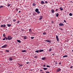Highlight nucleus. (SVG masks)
Returning a JSON list of instances; mask_svg holds the SVG:
<instances>
[{"label":"nucleus","instance_id":"nucleus-1","mask_svg":"<svg viewBox=\"0 0 73 73\" xmlns=\"http://www.w3.org/2000/svg\"><path fill=\"white\" fill-rule=\"evenodd\" d=\"M7 37H8V40H12V39L13 38L10 36H8Z\"/></svg>","mask_w":73,"mask_h":73},{"label":"nucleus","instance_id":"nucleus-2","mask_svg":"<svg viewBox=\"0 0 73 73\" xmlns=\"http://www.w3.org/2000/svg\"><path fill=\"white\" fill-rule=\"evenodd\" d=\"M35 12H37L38 13H40V11H38V9H35Z\"/></svg>","mask_w":73,"mask_h":73},{"label":"nucleus","instance_id":"nucleus-3","mask_svg":"<svg viewBox=\"0 0 73 73\" xmlns=\"http://www.w3.org/2000/svg\"><path fill=\"white\" fill-rule=\"evenodd\" d=\"M7 46H8L7 44H5L4 45L2 46L1 48H5Z\"/></svg>","mask_w":73,"mask_h":73},{"label":"nucleus","instance_id":"nucleus-4","mask_svg":"<svg viewBox=\"0 0 73 73\" xmlns=\"http://www.w3.org/2000/svg\"><path fill=\"white\" fill-rule=\"evenodd\" d=\"M59 26H64V25L63 23H60L59 24Z\"/></svg>","mask_w":73,"mask_h":73},{"label":"nucleus","instance_id":"nucleus-5","mask_svg":"<svg viewBox=\"0 0 73 73\" xmlns=\"http://www.w3.org/2000/svg\"><path fill=\"white\" fill-rule=\"evenodd\" d=\"M6 25H1V27H3L4 28H5V27Z\"/></svg>","mask_w":73,"mask_h":73},{"label":"nucleus","instance_id":"nucleus-6","mask_svg":"<svg viewBox=\"0 0 73 73\" xmlns=\"http://www.w3.org/2000/svg\"><path fill=\"white\" fill-rule=\"evenodd\" d=\"M56 38L57 41H59V39L58 38V36L56 35Z\"/></svg>","mask_w":73,"mask_h":73},{"label":"nucleus","instance_id":"nucleus-7","mask_svg":"<svg viewBox=\"0 0 73 73\" xmlns=\"http://www.w3.org/2000/svg\"><path fill=\"white\" fill-rule=\"evenodd\" d=\"M45 41L46 42H51V41L49 40H45Z\"/></svg>","mask_w":73,"mask_h":73},{"label":"nucleus","instance_id":"nucleus-8","mask_svg":"<svg viewBox=\"0 0 73 73\" xmlns=\"http://www.w3.org/2000/svg\"><path fill=\"white\" fill-rule=\"evenodd\" d=\"M42 16H40V18L39 19L40 20H42Z\"/></svg>","mask_w":73,"mask_h":73},{"label":"nucleus","instance_id":"nucleus-9","mask_svg":"<svg viewBox=\"0 0 73 73\" xmlns=\"http://www.w3.org/2000/svg\"><path fill=\"white\" fill-rule=\"evenodd\" d=\"M61 70V69L60 68H59L58 69H57L56 70V71H57V72H59V71H60Z\"/></svg>","mask_w":73,"mask_h":73},{"label":"nucleus","instance_id":"nucleus-10","mask_svg":"<svg viewBox=\"0 0 73 73\" xmlns=\"http://www.w3.org/2000/svg\"><path fill=\"white\" fill-rule=\"evenodd\" d=\"M44 52V50H39V52Z\"/></svg>","mask_w":73,"mask_h":73},{"label":"nucleus","instance_id":"nucleus-11","mask_svg":"<svg viewBox=\"0 0 73 73\" xmlns=\"http://www.w3.org/2000/svg\"><path fill=\"white\" fill-rule=\"evenodd\" d=\"M51 12H52V13H54V10H53V9H52L51 10Z\"/></svg>","mask_w":73,"mask_h":73},{"label":"nucleus","instance_id":"nucleus-12","mask_svg":"<svg viewBox=\"0 0 73 73\" xmlns=\"http://www.w3.org/2000/svg\"><path fill=\"white\" fill-rule=\"evenodd\" d=\"M7 27H11V24H7Z\"/></svg>","mask_w":73,"mask_h":73},{"label":"nucleus","instance_id":"nucleus-13","mask_svg":"<svg viewBox=\"0 0 73 73\" xmlns=\"http://www.w3.org/2000/svg\"><path fill=\"white\" fill-rule=\"evenodd\" d=\"M44 4V2L42 1H41V4Z\"/></svg>","mask_w":73,"mask_h":73},{"label":"nucleus","instance_id":"nucleus-14","mask_svg":"<svg viewBox=\"0 0 73 73\" xmlns=\"http://www.w3.org/2000/svg\"><path fill=\"white\" fill-rule=\"evenodd\" d=\"M9 60L10 61H12V60H13L12 58H9Z\"/></svg>","mask_w":73,"mask_h":73},{"label":"nucleus","instance_id":"nucleus-15","mask_svg":"<svg viewBox=\"0 0 73 73\" xmlns=\"http://www.w3.org/2000/svg\"><path fill=\"white\" fill-rule=\"evenodd\" d=\"M45 58H46L45 57H43L42 58V60H45Z\"/></svg>","mask_w":73,"mask_h":73},{"label":"nucleus","instance_id":"nucleus-16","mask_svg":"<svg viewBox=\"0 0 73 73\" xmlns=\"http://www.w3.org/2000/svg\"><path fill=\"white\" fill-rule=\"evenodd\" d=\"M43 69H44V70H47V69H48V68H43Z\"/></svg>","mask_w":73,"mask_h":73},{"label":"nucleus","instance_id":"nucleus-17","mask_svg":"<svg viewBox=\"0 0 73 73\" xmlns=\"http://www.w3.org/2000/svg\"><path fill=\"white\" fill-rule=\"evenodd\" d=\"M68 57V56L66 55H64L63 56V58H65V57Z\"/></svg>","mask_w":73,"mask_h":73},{"label":"nucleus","instance_id":"nucleus-18","mask_svg":"<svg viewBox=\"0 0 73 73\" xmlns=\"http://www.w3.org/2000/svg\"><path fill=\"white\" fill-rule=\"evenodd\" d=\"M27 36H25L24 37V39L25 40H26V39H27Z\"/></svg>","mask_w":73,"mask_h":73},{"label":"nucleus","instance_id":"nucleus-19","mask_svg":"<svg viewBox=\"0 0 73 73\" xmlns=\"http://www.w3.org/2000/svg\"><path fill=\"white\" fill-rule=\"evenodd\" d=\"M17 41L18 42H19V43H20V42H21V41H20V40H17Z\"/></svg>","mask_w":73,"mask_h":73},{"label":"nucleus","instance_id":"nucleus-20","mask_svg":"<svg viewBox=\"0 0 73 73\" xmlns=\"http://www.w3.org/2000/svg\"><path fill=\"white\" fill-rule=\"evenodd\" d=\"M60 10H61V11H62V10H63V9H63L62 8V7H60Z\"/></svg>","mask_w":73,"mask_h":73},{"label":"nucleus","instance_id":"nucleus-21","mask_svg":"<svg viewBox=\"0 0 73 73\" xmlns=\"http://www.w3.org/2000/svg\"><path fill=\"white\" fill-rule=\"evenodd\" d=\"M33 6H35L36 5V3H34L33 4Z\"/></svg>","mask_w":73,"mask_h":73},{"label":"nucleus","instance_id":"nucleus-22","mask_svg":"<svg viewBox=\"0 0 73 73\" xmlns=\"http://www.w3.org/2000/svg\"><path fill=\"white\" fill-rule=\"evenodd\" d=\"M58 15H59V14L58 13H57L56 15V17H58Z\"/></svg>","mask_w":73,"mask_h":73},{"label":"nucleus","instance_id":"nucleus-23","mask_svg":"<svg viewBox=\"0 0 73 73\" xmlns=\"http://www.w3.org/2000/svg\"><path fill=\"white\" fill-rule=\"evenodd\" d=\"M26 51V50H22V52H25Z\"/></svg>","mask_w":73,"mask_h":73},{"label":"nucleus","instance_id":"nucleus-24","mask_svg":"<svg viewBox=\"0 0 73 73\" xmlns=\"http://www.w3.org/2000/svg\"><path fill=\"white\" fill-rule=\"evenodd\" d=\"M35 52H36V53H38V52H39V51H38V50H36L35 51Z\"/></svg>","mask_w":73,"mask_h":73},{"label":"nucleus","instance_id":"nucleus-25","mask_svg":"<svg viewBox=\"0 0 73 73\" xmlns=\"http://www.w3.org/2000/svg\"><path fill=\"white\" fill-rule=\"evenodd\" d=\"M69 15L70 16H72V13H70Z\"/></svg>","mask_w":73,"mask_h":73},{"label":"nucleus","instance_id":"nucleus-26","mask_svg":"<svg viewBox=\"0 0 73 73\" xmlns=\"http://www.w3.org/2000/svg\"><path fill=\"white\" fill-rule=\"evenodd\" d=\"M3 6L2 5H1L0 6V9H1V8H3Z\"/></svg>","mask_w":73,"mask_h":73},{"label":"nucleus","instance_id":"nucleus-27","mask_svg":"<svg viewBox=\"0 0 73 73\" xmlns=\"http://www.w3.org/2000/svg\"><path fill=\"white\" fill-rule=\"evenodd\" d=\"M29 32H32V30L31 29H29Z\"/></svg>","mask_w":73,"mask_h":73},{"label":"nucleus","instance_id":"nucleus-28","mask_svg":"<svg viewBox=\"0 0 73 73\" xmlns=\"http://www.w3.org/2000/svg\"><path fill=\"white\" fill-rule=\"evenodd\" d=\"M34 58H37V56H36L34 57Z\"/></svg>","mask_w":73,"mask_h":73},{"label":"nucleus","instance_id":"nucleus-29","mask_svg":"<svg viewBox=\"0 0 73 73\" xmlns=\"http://www.w3.org/2000/svg\"><path fill=\"white\" fill-rule=\"evenodd\" d=\"M52 51V49L51 48H50L49 50V52H50V51Z\"/></svg>","mask_w":73,"mask_h":73},{"label":"nucleus","instance_id":"nucleus-30","mask_svg":"<svg viewBox=\"0 0 73 73\" xmlns=\"http://www.w3.org/2000/svg\"><path fill=\"white\" fill-rule=\"evenodd\" d=\"M51 23H52V24H54V21H52Z\"/></svg>","mask_w":73,"mask_h":73},{"label":"nucleus","instance_id":"nucleus-31","mask_svg":"<svg viewBox=\"0 0 73 73\" xmlns=\"http://www.w3.org/2000/svg\"><path fill=\"white\" fill-rule=\"evenodd\" d=\"M43 34L44 35H46V33H45V32L43 33Z\"/></svg>","mask_w":73,"mask_h":73},{"label":"nucleus","instance_id":"nucleus-32","mask_svg":"<svg viewBox=\"0 0 73 73\" xmlns=\"http://www.w3.org/2000/svg\"><path fill=\"white\" fill-rule=\"evenodd\" d=\"M5 52H9V50H5Z\"/></svg>","mask_w":73,"mask_h":73},{"label":"nucleus","instance_id":"nucleus-33","mask_svg":"<svg viewBox=\"0 0 73 73\" xmlns=\"http://www.w3.org/2000/svg\"><path fill=\"white\" fill-rule=\"evenodd\" d=\"M19 65L20 66H23L22 64H19Z\"/></svg>","mask_w":73,"mask_h":73},{"label":"nucleus","instance_id":"nucleus-34","mask_svg":"<svg viewBox=\"0 0 73 73\" xmlns=\"http://www.w3.org/2000/svg\"><path fill=\"white\" fill-rule=\"evenodd\" d=\"M31 39H33L34 38V37H31Z\"/></svg>","mask_w":73,"mask_h":73},{"label":"nucleus","instance_id":"nucleus-35","mask_svg":"<svg viewBox=\"0 0 73 73\" xmlns=\"http://www.w3.org/2000/svg\"><path fill=\"white\" fill-rule=\"evenodd\" d=\"M5 40H8V37L7 38V37H5Z\"/></svg>","mask_w":73,"mask_h":73},{"label":"nucleus","instance_id":"nucleus-36","mask_svg":"<svg viewBox=\"0 0 73 73\" xmlns=\"http://www.w3.org/2000/svg\"><path fill=\"white\" fill-rule=\"evenodd\" d=\"M3 36L5 37V34H3Z\"/></svg>","mask_w":73,"mask_h":73},{"label":"nucleus","instance_id":"nucleus-37","mask_svg":"<svg viewBox=\"0 0 73 73\" xmlns=\"http://www.w3.org/2000/svg\"><path fill=\"white\" fill-rule=\"evenodd\" d=\"M16 21V19H14V20H13V21H14V22H15V21Z\"/></svg>","mask_w":73,"mask_h":73},{"label":"nucleus","instance_id":"nucleus-38","mask_svg":"<svg viewBox=\"0 0 73 73\" xmlns=\"http://www.w3.org/2000/svg\"><path fill=\"white\" fill-rule=\"evenodd\" d=\"M19 23H20V21H18L17 22V24H19Z\"/></svg>","mask_w":73,"mask_h":73},{"label":"nucleus","instance_id":"nucleus-39","mask_svg":"<svg viewBox=\"0 0 73 73\" xmlns=\"http://www.w3.org/2000/svg\"><path fill=\"white\" fill-rule=\"evenodd\" d=\"M43 67H45L46 66V65L45 64H44V65L43 66Z\"/></svg>","mask_w":73,"mask_h":73},{"label":"nucleus","instance_id":"nucleus-40","mask_svg":"<svg viewBox=\"0 0 73 73\" xmlns=\"http://www.w3.org/2000/svg\"><path fill=\"white\" fill-rule=\"evenodd\" d=\"M46 67H50V66H49V65H46Z\"/></svg>","mask_w":73,"mask_h":73},{"label":"nucleus","instance_id":"nucleus-41","mask_svg":"<svg viewBox=\"0 0 73 73\" xmlns=\"http://www.w3.org/2000/svg\"><path fill=\"white\" fill-rule=\"evenodd\" d=\"M46 73H50V72H49L48 71H46Z\"/></svg>","mask_w":73,"mask_h":73},{"label":"nucleus","instance_id":"nucleus-42","mask_svg":"<svg viewBox=\"0 0 73 73\" xmlns=\"http://www.w3.org/2000/svg\"><path fill=\"white\" fill-rule=\"evenodd\" d=\"M10 5H11V4H9L7 6L8 7H10Z\"/></svg>","mask_w":73,"mask_h":73},{"label":"nucleus","instance_id":"nucleus-43","mask_svg":"<svg viewBox=\"0 0 73 73\" xmlns=\"http://www.w3.org/2000/svg\"><path fill=\"white\" fill-rule=\"evenodd\" d=\"M64 23H66V21L65 20H64Z\"/></svg>","mask_w":73,"mask_h":73},{"label":"nucleus","instance_id":"nucleus-44","mask_svg":"<svg viewBox=\"0 0 73 73\" xmlns=\"http://www.w3.org/2000/svg\"><path fill=\"white\" fill-rule=\"evenodd\" d=\"M35 15V13H33V15Z\"/></svg>","mask_w":73,"mask_h":73},{"label":"nucleus","instance_id":"nucleus-45","mask_svg":"<svg viewBox=\"0 0 73 73\" xmlns=\"http://www.w3.org/2000/svg\"><path fill=\"white\" fill-rule=\"evenodd\" d=\"M45 3H48V2L47 1H46L45 2Z\"/></svg>","mask_w":73,"mask_h":73},{"label":"nucleus","instance_id":"nucleus-46","mask_svg":"<svg viewBox=\"0 0 73 73\" xmlns=\"http://www.w3.org/2000/svg\"><path fill=\"white\" fill-rule=\"evenodd\" d=\"M16 11H18V9H17H17H16Z\"/></svg>","mask_w":73,"mask_h":73},{"label":"nucleus","instance_id":"nucleus-47","mask_svg":"<svg viewBox=\"0 0 73 73\" xmlns=\"http://www.w3.org/2000/svg\"><path fill=\"white\" fill-rule=\"evenodd\" d=\"M5 40V38H3V40Z\"/></svg>","mask_w":73,"mask_h":73},{"label":"nucleus","instance_id":"nucleus-48","mask_svg":"<svg viewBox=\"0 0 73 73\" xmlns=\"http://www.w3.org/2000/svg\"><path fill=\"white\" fill-rule=\"evenodd\" d=\"M26 64H29V62H27L26 63Z\"/></svg>","mask_w":73,"mask_h":73},{"label":"nucleus","instance_id":"nucleus-49","mask_svg":"<svg viewBox=\"0 0 73 73\" xmlns=\"http://www.w3.org/2000/svg\"><path fill=\"white\" fill-rule=\"evenodd\" d=\"M73 68V67L72 66H71L70 67V68Z\"/></svg>","mask_w":73,"mask_h":73},{"label":"nucleus","instance_id":"nucleus-50","mask_svg":"<svg viewBox=\"0 0 73 73\" xmlns=\"http://www.w3.org/2000/svg\"><path fill=\"white\" fill-rule=\"evenodd\" d=\"M42 70H40V72H42Z\"/></svg>","mask_w":73,"mask_h":73},{"label":"nucleus","instance_id":"nucleus-51","mask_svg":"<svg viewBox=\"0 0 73 73\" xmlns=\"http://www.w3.org/2000/svg\"><path fill=\"white\" fill-rule=\"evenodd\" d=\"M61 62H60V63H59V64L60 65H61Z\"/></svg>","mask_w":73,"mask_h":73},{"label":"nucleus","instance_id":"nucleus-52","mask_svg":"<svg viewBox=\"0 0 73 73\" xmlns=\"http://www.w3.org/2000/svg\"><path fill=\"white\" fill-rule=\"evenodd\" d=\"M20 12H21V11H19V13H20Z\"/></svg>","mask_w":73,"mask_h":73},{"label":"nucleus","instance_id":"nucleus-53","mask_svg":"<svg viewBox=\"0 0 73 73\" xmlns=\"http://www.w3.org/2000/svg\"><path fill=\"white\" fill-rule=\"evenodd\" d=\"M52 56H54V54H52Z\"/></svg>","mask_w":73,"mask_h":73},{"label":"nucleus","instance_id":"nucleus-54","mask_svg":"<svg viewBox=\"0 0 73 73\" xmlns=\"http://www.w3.org/2000/svg\"><path fill=\"white\" fill-rule=\"evenodd\" d=\"M58 10V9H56V11H57Z\"/></svg>","mask_w":73,"mask_h":73},{"label":"nucleus","instance_id":"nucleus-55","mask_svg":"<svg viewBox=\"0 0 73 73\" xmlns=\"http://www.w3.org/2000/svg\"><path fill=\"white\" fill-rule=\"evenodd\" d=\"M18 65H19V64H20L18 63Z\"/></svg>","mask_w":73,"mask_h":73},{"label":"nucleus","instance_id":"nucleus-56","mask_svg":"<svg viewBox=\"0 0 73 73\" xmlns=\"http://www.w3.org/2000/svg\"><path fill=\"white\" fill-rule=\"evenodd\" d=\"M72 52H73V50H72Z\"/></svg>","mask_w":73,"mask_h":73},{"label":"nucleus","instance_id":"nucleus-57","mask_svg":"<svg viewBox=\"0 0 73 73\" xmlns=\"http://www.w3.org/2000/svg\"><path fill=\"white\" fill-rule=\"evenodd\" d=\"M31 70V71H32V70Z\"/></svg>","mask_w":73,"mask_h":73},{"label":"nucleus","instance_id":"nucleus-58","mask_svg":"<svg viewBox=\"0 0 73 73\" xmlns=\"http://www.w3.org/2000/svg\"><path fill=\"white\" fill-rule=\"evenodd\" d=\"M61 30H62V29H61Z\"/></svg>","mask_w":73,"mask_h":73}]
</instances>
